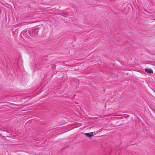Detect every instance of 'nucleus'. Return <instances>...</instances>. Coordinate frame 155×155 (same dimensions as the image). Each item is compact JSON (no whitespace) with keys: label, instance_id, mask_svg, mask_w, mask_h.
<instances>
[{"label":"nucleus","instance_id":"2","mask_svg":"<svg viewBox=\"0 0 155 155\" xmlns=\"http://www.w3.org/2000/svg\"><path fill=\"white\" fill-rule=\"evenodd\" d=\"M84 134L89 138L93 136V133L92 132L91 133H85Z\"/></svg>","mask_w":155,"mask_h":155},{"label":"nucleus","instance_id":"3","mask_svg":"<svg viewBox=\"0 0 155 155\" xmlns=\"http://www.w3.org/2000/svg\"><path fill=\"white\" fill-rule=\"evenodd\" d=\"M145 71L147 72L151 73L152 72V70L150 68H147L145 69Z\"/></svg>","mask_w":155,"mask_h":155},{"label":"nucleus","instance_id":"1","mask_svg":"<svg viewBox=\"0 0 155 155\" xmlns=\"http://www.w3.org/2000/svg\"><path fill=\"white\" fill-rule=\"evenodd\" d=\"M38 32V29H34L31 31L29 34L31 36H34L36 35Z\"/></svg>","mask_w":155,"mask_h":155}]
</instances>
